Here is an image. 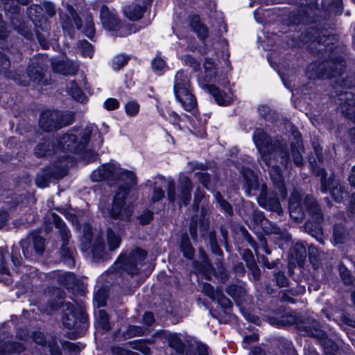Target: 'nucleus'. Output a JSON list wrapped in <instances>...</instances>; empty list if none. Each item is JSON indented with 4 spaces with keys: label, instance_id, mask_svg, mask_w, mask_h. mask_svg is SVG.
<instances>
[{
    "label": "nucleus",
    "instance_id": "1",
    "mask_svg": "<svg viewBox=\"0 0 355 355\" xmlns=\"http://www.w3.org/2000/svg\"><path fill=\"white\" fill-rule=\"evenodd\" d=\"M253 141L260 155L261 160L268 168L272 181L279 187L282 198L287 196L283 184L282 169L291 165L290 155L286 150V144L279 139L272 140L261 129H257L253 134Z\"/></svg>",
    "mask_w": 355,
    "mask_h": 355
},
{
    "label": "nucleus",
    "instance_id": "2",
    "mask_svg": "<svg viewBox=\"0 0 355 355\" xmlns=\"http://www.w3.org/2000/svg\"><path fill=\"white\" fill-rule=\"evenodd\" d=\"M91 179L93 182L103 180H119L124 182V184L119 187L114 196L112 207L102 209V213L105 217L122 220L129 218L132 213V206L130 204L125 206V199L136 184L135 174L121 168L117 163L112 162L94 170L91 174Z\"/></svg>",
    "mask_w": 355,
    "mask_h": 355
},
{
    "label": "nucleus",
    "instance_id": "3",
    "mask_svg": "<svg viewBox=\"0 0 355 355\" xmlns=\"http://www.w3.org/2000/svg\"><path fill=\"white\" fill-rule=\"evenodd\" d=\"M103 143V139L94 125L72 129L58 141L57 150L82 154V157L89 162L98 157L96 150Z\"/></svg>",
    "mask_w": 355,
    "mask_h": 355
},
{
    "label": "nucleus",
    "instance_id": "4",
    "mask_svg": "<svg viewBox=\"0 0 355 355\" xmlns=\"http://www.w3.org/2000/svg\"><path fill=\"white\" fill-rule=\"evenodd\" d=\"M288 209L291 217L295 220H302L306 214L311 216L316 224L314 225L311 221H309L305 224V229L318 241L323 243L322 230L320 226L322 215L312 196H306L302 200L301 193L294 191L289 198Z\"/></svg>",
    "mask_w": 355,
    "mask_h": 355
},
{
    "label": "nucleus",
    "instance_id": "5",
    "mask_svg": "<svg viewBox=\"0 0 355 355\" xmlns=\"http://www.w3.org/2000/svg\"><path fill=\"white\" fill-rule=\"evenodd\" d=\"M242 175L245 180V191L248 196L258 194L257 200L260 206L279 214L282 212L279 200L275 197H268L266 186L264 184L259 186L257 177L252 170L243 168Z\"/></svg>",
    "mask_w": 355,
    "mask_h": 355
},
{
    "label": "nucleus",
    "instance_id": "6",
    "mask_svg": "<svg viewBox=\"0 0 355 355\" xmlns=\"http://www.w3.org/2000/svg\"><path fill=\"white\" fill-rule=\"evenodd\" d=\"M173 92L176 101L182 108L196 115L197 101L192 92L190 80L182 70L178 71L175 76Z\"/></svg>",
    "mask_w": 355,
    "mask_h": 355
},
{
    "label": "nucleus",
    "instance_id": "7",
    "mask_svg": "<svg viewBox=\"0 0 355 355\" xmlns=\"http://www.w3.org/2000/svg\"><path fill=\"white\" fill-rule=\"evenodd\" d=\"M146 256L144 250L135 249L128 256L121 255L114 263V269L117 272L125 271L131 275L141 273Z\"/></svg>",
    "mask_w": 355,
    "mask_h": 355
},
{
    "label": "nucleus",
    "instance_id": "8",
    "mask_svg": "<svg viewBox=\"0 0 355 355\" xmlns=\"http://www.w3.org/2000/svg\"><path fill=\"white\" fill-rule=\"evenodd\" d=\"M73 119L70 112H60L57 110H46L40 116L39 124L45 131H52L69 125Z\"/></svg>",
    "mask_w": 355,
    "mask_h": 355
},
{
    "label": "nucleus",
    "instance_id": "9",
    "mask_svg": "<svg viewBox=\"0 0 355 355\" xmlns=\"http://www.w3.org/2000/svg\"><path fill=\"white\" fill-rule=\"evenodd\" d=\"M61 309L64 312L62 316V323L67 328L73 329L80 325L85 326L87 317L81 306H74L70 302H63Z\"/></svg>",
    "mask_w": 355,
    "mask_h": 355
},
{
    "label": "nucleus",
    "instance_id": "10",
    "mask_svg": "<svg viewBox=\"0 0 355 355\" xmlns=\"http://www.w3.org/2000/svg\"><path fill=\"white\" fill-rule=\"evenodd\" d=\"M168 199L171 202L177 201L180 205H187L191 200V182L186 176H182L179 181V185L175 191L173 182H168Z\"/></svg>",
    "mask_w": 355,
    "mask_h": 355
},
{
    "label": "nucleus",
    "instance_id": "11",
    "mask_svg": "<svg viewBox=\"0 0 355 355\" xmlns=\"http://www.w3.org/2000/svg\"><path fill=\"white\" fill-rule=\"evenodd\" d=\"M204 75L199 78L200 86L209 83H216L225 85L227 83L225 74L218 67V62L211 58H207L204 63Z\"/></svg>",
    "mask_w": 355,
    "mask_h": 355
},
{
    "label": "nucleus",
    "instance_id": "12",
    "mask_svg": "<svg viewBox=\"0 0 355 355\" xmlns=\"http://www.w3.org/2000/svg\"><path fill=\"white\" fill-rule=\"evenodd\" d=\"M317 175L321 176V191L322 193L329 192L332 198L338 202H340L347 196V191L343 184H341L335 178H330L326 180V172L323 168H319L315 171Z\"/></svg>",
    "mask_w": 355,
    "mask_h": 355
},
{
    "label": "nucleus",
    "instance_id": "13",
    "mask_svg": "<svg viewBox=\"0 0 355 355\" xmlns=\"http://www.w3.org/2000/svg\"><path fill=\"white\" fill-rule=\"evenodd\" d=\"M100 17L102 24L106 30L114 32L121 31L120 33H116L117 36H126L132 32L129 26L121 25L115 14L105 6H102Z\"/></svg>",
    "mask_w": 355,
    "mask_h": 355
},
{
    "label": "nucleus",
    "instance_id": "14",
    "mask_svg": "<svg viewBox=\"0 0 355 355\" xmlns=\"http://www.w3.org/2000/svg\"><path fill=\"white\" fill-rule=\"evenodd\" d=\"M316 326H318V323L314 321L313 326L306 327L305 331L307 335L315 337L320 341L325 355H336V352L338 351L337 344L331 339L328 338L326 334L321 329H318Z\"/></svg>",
    "mask_w": 355,
    "mask_h": 355
},
{
    "label": "nucleus",
    "instance_id": "15",
    "mask_svg": "<svg viewBox=\"0 0 355 355\" xmlns=\"http://www.w3.org/2000/svg\"><path fill=\"white\" fill-rule=\"evenodd\" d=\"M50 220L54 223L55 227L58 229L62 241V252L65 254L64 261L69 266L74 265V260L67 248V245L69 239V232L67 230L64 223L60 217L55 213H51Z\"/></svg>",
    "mask_w": 355,
    "mask_h": 355
},
{
    "label": "nucleus",
    "instance_id": "16",
    "mask_svg": "<svg viewBox=\"0 0 355 355\" xmlns=\"http://www.w3.org/2000/svg\"><path fill=\"white\" fill-rule=\"evenodd\" d=\"M52 69L55 73L64 76H74L77 73L79 65L68 58H54L51 60Z\"/></svg>",
    "mask_w": 355,
    "mask_h": 355
},
{
    "label": "nucleus",
    "instance_id": "17",
    "mask_svg": "<svg viewBox=\"0 0 355 355\" xmlns=\"http://www.w3.org/2000/svg\"><path fill=\"white\" fill-rule=\"evenodd\" d=\"M31 337L36 344L42 347H46L51 355H61V351L56 340L51 336H46L42 332L35 331L32 332Z\"/></svg>",
    "mask_w": 355,
    "mask_h": 355
},
{
    "label": "nucleus",
    "instance_id": "18",
    "mask_svg": "<svg viewBox=\"0 0 355 355\" xmlns=\"http://www.w3.org/2000/svg\"><path fill=\"white\" fill-rule=\"evenodd\" d=\"M338 109L350 119L355 118V95L351 92H344L339 95Z\"/></svg>",
    "mask_w": 355,
    "mask_h": 355
},
{
    "label": "nucleus",
    "instance_id": "19",
    "mask_svg": "<svg viewBox=\"0 0 355 355\" xmlns=\"http://www.w3.org/2000/svg\"><path fill=\"white\" fill-rule=\"evenodd\" d=\"M202 88L205 89L214 98L215 101L219 105L226 106L232 103L234 96L232 93H226L221 91L215 85L211 84H205Z\"/></svg>",
    "mask_w": 355,
    "mask_h": 355
},
{
    "label": "nucleus",
    "instance_id": "20",
    "mask_svg": "<svg viewBox=\"0 0 355 355\" xmlns=\"http://www.w3.org/2000/svg\"><path fill=\"white\" fill-rule=\"evenodd\" d=\"M28 351L27 347L24 343L17 342H10L6 338V340H1L0 338V354L8 355L12 353L20 354L26 352L24 355H27Z\"/></svg>",
    "mask_w": 355,
    "mask_h": 355
},
{
    "label": "nucleus",
    "instance_id": "21",
    "mask_svg": "<svg viewBox=\"0 0 355 355\" xmlns=\"http://www.w3.org/2000/svg\"><path fill=\"white\" fill-rule=\"evenodd\" d=\"M293 136L295 139V143L291 144V145L292 157L295 165L300 166L303 162L302 156L301 154L302 151V146L300 134L297 131H294L293 132Z\"/></svg>",
    "mask_w": 355,
    "mask_h": 355
},
{
    "label": "nucleus",
    "instance_id": "22",
    "mask_svg": "<svg viewBox=\"0 0 355 355\" xmlns=\"http://www.w3.org/2000/svg\"><path fill=\"white\" fill-rule=\"evenodd\" d=\"M145 11L144 6L138 4H132L126 6L124 8L125 15L132 21H137L139 19Z\"/></svg>",
    "mask_w": 355,
    "mask_h": 355
},
{
    "label": "nucleus",
    "instance_id": "23",
    "mask_svg": "<svg viewBox=\"0 0 355 355\" xmlns=\"http://www.w3.org/2000/svg\"><path fill=\"white\" fill-rule=\"evenodd\" d=\"M43 68L39 65L30 66L28 68L27 73L28 77L33 81L37 82L44 85L47 84V80L44 79Z\"/></svg>",
    "mask_w": 355,
    "mask_h": 355
},
{
    "label": "nucleus",
    "instance_id": "24",
    "mask_svg": "<svg viewBox=\"0 0 355 355\" xmlns=\"http://www.w3.org/2000/svg\"><path fill=\"white\" fill-rule=\"evenodd\" d=\"M323 8L331 14H341L343 10L342 0H322Z\"/></svg>",
    "mask_w": 355,
    "mask_h": 355
},
{
    "label": "nucleus",
    "instance_id": "25",
    "mask_svg": "<svg viewBox=\"0 0 355 355\" xmlns=\"http://www.w3.org/2000/svg\"><path fill=\"white\" fill-rule=\"evenodd\" d=\"M54 151L55 144H51L49 140H45L43 143L39 144L35 150V153L37 157L46 156Z\"/></svg>",
    "mask_w": 355,
    "mask_h": 355
},
{
    "label": "nucleus",
    "instance_id": "26",
    "mask_svg": "<svg viewBox=\"0 0 355 355\" xmlns=\"http://www.w3.org/2000/svg\"><path fill=\"white\" fill-rule=\"evenodd\" d=\"M227 293L230 295L236 302L240 303L246 294L245 289L238 285H231L227 289Z\"/></svg>",
    "mask_w": 355,
    "mask_h": 355
},
{
    "label": "nucleus",
    "instance_id": "27",
    "mask_svg": "<svg viewBox=\"0 0 355 355\" xmlns=\"http://www.w3.org/2000/svg\"><path fill=\"white\" fill-rule=\"evenodd\" d=\"M191 26L193 31L200 38L203 40L207 37L208 35V30L203 24L200 23V19L198 16H195L191 19Z\"/></svg>",
    "mask_w": 355,
    "mask_h": 355
},
{
    "label": "nucleus",
    "instance_id": "28",
    "mask_svg": "<svg viewBox=\"0 0 355 355\" xmlns=\"http://www.w3.org/2000/svg\"><path fill=\"white\" fill-rule=\"evenodd\" d=\"M96 326L103 331H108L110 325L108 320V315L103 309H100L96 313Z\"/></svg>",
    "mask_w": 355,
    "mask_h": 355
},
{
    "label": "nucleus",
    "instance_id": "29",
    "mask_svg": "<svg viewBox=\"0 0 355 355\" xmlns=\"http://www.w3.org/2000/svg\"><path fill=\"white\" fill-rule=\"evenodd\" d=\"M52 176H53V174L51 171L50 169H45L37 175L35 183L39 187H46Z\"/></svg>",
    "mask_w": 355,
    "mask_h": 355
},
{
    "label": "nucleus",
    "instance_id": "30",
    "mask_svg": "<svg viewBox=\"0 0 355 355\" xmlns=\"http://www.w3.org/2000/svg\"><path fill=\"white\" fill-rule=\"evenodd\" d=\"M169 346L178 353L182 354L184 349V345L177 334H169L167 336Z\"/></svg>",
    "mask_w": 355,
    "mask_h": 355
},
{
    "label": "nucleus",
    "instance_id": "31",
    "mask_svg": "<svg viewBox=\"0 0 355 355\" xmlns=\"http://www.w3.org/2000/svg\"><path fill=\"white\" fill-rule=\"evenodd\" d=\"M58 281L62 286L71 288L76 284V279L73 273L64 272L59 273Z\"/></svg>",
    "mask_w": 355,
    "mask_h": 355
},
{
    "label": "nucleus",
    "instance_id": "32",
    "mask_svg": "<svg viewBox=\"0 0 355 355\" xmlns=\"http://www.w3.org/2000/svg\"><path fill=\"white\" fill-rule=\"evenodd\" d=\"M69 94L76 101L83 102L85 100V96L83 95L82 91L78 86L77 83L72 81L67 86Z\"/></svg>",
    "mask_w": 355,
    "mask_h": 355
},
{
    "label": "nucleus",
    "instance_id": "33",
    "mask_svg": "<svg viewBox=\"0 0 355 355\" xmlns=\"http://www.w3.org/2000/svg\"><path fill=\"white\" fill-rule=\"evenodd\" d=\"M78 49L83 57L89 58H92L93 57L94 48L87 41H80L78 45Z\"/></svg>",
    "mask_w": 355,
    "mask_h": 355
},
{
    "label": "nucleus",
    "instance_id": "34",
    "mask_svg": "<svg viewBox=\"0 0 355 355\" xmlns=\"http://www.w3.org/2000/svg\"><path fill=\"white\" fill-rule=\"evenodd\" d=\"M347 234L342 225H336L334 228V243L340 244L345 243Z\"/></svg>",
    "mask_w": 355,
    "mask_h": 355
},
{
    "label": "nucleus",
    "instance_id": "35",
    "mask_svg": "<svg viewBox=\"0 0 355 355\" xmlns=\"http://www.w3.org/2000/svg\"><path fill=\"white\" fill-rule=\"evenodd\" d=\"M29 18L33 21H40L43 15V8L40 5H31L27 10Z\"/></svg>",
    "mask_w": 355,
    "mask_h": 355
},
{
    "label": "nucleus",
    "instance_id": "36",
    "mask_svg": "<svg viewBox=\"0 0 355 355\" xmlns=\"http://www.w3.org/2000/svg\"><path fill=\"white\" fill-rule=\"evenodd\" d=\"M244 257L246 261V264L252 271V273L254 279H257L259 277L260 271L254 262L252 254L251 253V252L248 251L245 253Z\"/></svg>",
    "mask_w": 355,
    "mask_h": 355
},
{
    "label": "nucleus",
    "instance_id": "37",
    "mask_svg": "<svg viewBox=\"0 0 355 355\" xmlns=\"http://www.w3.org/2000/svg\"><path fill=\"white\" fill-rule=\"evenodd\" d=\"M121 238L116 234L112 230H107V244L110 250H114L119 247Z\"/></svg>",
    "mask_w": 355,
    "mask_h": 355
},
{
    "label": "nucleus",
    "instance_id": "38",
    "mask_svg": "<svg viewBox=\"0 0 355 355\" xmlns=\"http://www.w3.org/2000/svg\"><path fill=\"white\" fill-rule=\"evenodd\" d=\"M140 105L136 101H130L125 105V111L128 116H135L139 112Z\"/></svg>",
    "mask_w": 355,
    "mask_h": 355
},
{
    "label": "nucleus",
    "instance_id": "39",
    "mask_svg": "<svg viewBox=\"0 0 355 355\" xmlns=\"http://www.w3.org/2000/svg\"><path fill=\"white\" fill-rule=\"evenodd\" d=\"M128 57L125 55H118L113 58L112 61V67L114 70H119L124 67L128 61Z\"/></svg>",
    "mask_w": 355,
    "mask_h": 355
},
{
    "label": "nucleus",
    "instance_id": "40",
    "mask_svg": "<svg viewBox=\"0 0 355 355\" xmlns=\"http://www.w3.org/2000/svg\"><path fill=\"white\" fill-rule=\"evenodd\" d=\"M152 68L155 73L161 75L166 69V62L160 58H155L152 61Z\"/></svg>",
    "mask_w": 355,
    "mask_h": 355
},
{
    "label": "nucleus",
    "instance_id": "41",
    "mask_svg": "<svg viewBox=\"0 0 355 355\" xmlns=\"http://www.w3.org/2000/svg\"><path fill=\"white\" fill-rule=\"evenodd\" d=\"M203 292L213 300L219 299L221 295V291L214 290V287L209 284H205L202 286Z\"/></svg>",
    "mask_w": 355,
    "mask_h": 355
},
{
    "label": "nucleus",
    "instance_id": "42",
    "mask_svg": "<svg viewBox=\"0 0 355 355\" xmlns=\"http://www.w3.org/2000/svg\"><path fill=\"white\" fill-rule=\"evenodd\" d=\"M144 331L141 327L130 325L125 332L124 336L128 338L140 336L144 335Z\"/></svg>",
    "mask_w": 355,
    "mask_h": 355
},
{
    "label": "nucleus",
    "instance_id": "43",
    "mask_svg": "<svg viewBox=\"0 0 355 355\" xmlns=\"http://www.w3.org/2000/svg\"><path fill=\"white\" fill-rule=\"evenodd\" d=\"M33 247L37 254H41L44 250V239L38 235H33L32 238Z\"/></svg>",
    "mask_w": 355,
    "mask_h": 355
},
{
    "label": "nucleus",
    "instance_id": "44",
    "mask_svg": "<svg viewBox=\"0 0 355 355\" xmlns=\"http://www.w3.org/2000/svg\"><path fill=\"white\" fill-rule=\"evenodd\" d=\"M180 246L184 256L191 259L193 254V250L187 236L182 239Z\"/></svg>",
    "mask_w": 355,
    "mask_h": 355
},
{
    "label": "nucleus",
    "instance_id": "45",
    "mask_svg": "<svg viewBox=\"0 0 355 355\" xmlns=\"http://www.w3.org/2000/svg\"><path fill=\"white\" fill-rule=\"evenodd\" d=\"M215 199L217 200L218 204L220 205L221 209L224 210L225 212L228 214H232V206L225 200L223 199L222 196L220 193L217 192L214 194Z\"/></svg>",
    "mask_w": 355,
    "mask_h": 355
},
{
    "label": "nucleus",
    "instance_id": "46",
    "mask_svg": "<svg viewBox=\"0 0 355 355\" xmlns=\"http://www.w3.org/2000/svg\"><path fill=\"white\" fill-rule=\"evenodd\" d=\"M83 32L84 34L90 39H92L94 36L95 29L91 17H88L87 18Z\"/></svg>",
    "mask_w": 355,
    "mask_h": 355
},
{
    "label": "nucleus",
    "instance_id": "47",
    "mask_svg": "<svg viewBox=\"0 0 355 355\" xmlns=\"http://www.w3.org/2000/svg\"><path fill=\"white\" fill-rule=\"evenodd\" d=\"M114 355H139L137 352L130 350L125 346H114L112 348Z\"/></svg>",
    "mask_w": 355,
    "mask_h": 355
},
{
    "label": "nucleus",
    "instance_id": "48",
    "mask_svg": "<svg viewBox=\"0 0 355 355\" xmlns=\"http://www.w3.org/2000/svg\"><path fill=\"white\" fill-rule=\"evenodd\" d=\"M339 272L341 278L346 284H349L352 283L353 278L351 275L349 270L343 264H340L339 266Z\"/></svg>",
    "mask_w": 355,
    "mask_h": 355
},
{
    "label": "nucleus",
    "instance_id": "49",
    "mask_svg": "<svg viewBox=\"0 0 355 355\" xmlns=\"http://www.w3.org/2000/svg\"><path fill=\"white\" fill-rule=\"evenodd\" d=\"M131 349L141 351L144 354H148L150 352V349L146 347H144L143 344L138 340L129 342L127 344Z\"/></svg>",
    "mask_w": 355,
    "mask_h": 355
},
{
    "label": "nucleus",
    "instance_id": "50",
    "mask_svg": "<svg viewBox=\"0 0 355 355\" xmlns=\"http://www.w3.org/2000/svg\"><path fill=\"white\" fill-rule=\"evenodd\" d=\"M94 302L98 307L104 306L106 304V297L103 291H98L94 295Z\"/></svg>",
    "mask_w": 355,
    "mask_h": 355
},
{
    "label": "nucleus",
    "instance_id": "51",
    "mask_svg": "<svg viewBox=\"0 0 355 355\" xmlns=\"http://www.w3.org/2000/svg\"><path fill=\"white\" fill-rule=\"evenodd\" d=\"M183 60L185 64L193 68L194 71H197L200 69V63L191 56L187 55H184Z\"/></svg>",
    "mask_w": 355,
    "mask_h": 355
},
{
    "label": "nucleus",
    "instance_id": "52",
    "mask_svg": "<svg viewBox=\"0 0 355 355\" xmlns=\"http://www.w3.org/2000/svg\"><path fill=\"white\" fill-rule=\"evenodd\" d=\"M339 324L340 326L345 324L349 327L355 328V321L349 318L348 315L345 313H343L340 315Z\"/></svg>",
    "mask_w": 355,
    "mask_h": 355
},
{
    "label": "nucleus",
    "instance_id": "53",
    "mask_svg": "<svg viewBox=\"0 0 355 355\" xmlns=\"http://www.w3.org/2000/svg\"><path fill=\"white\" fill-rule=\"evenodd\" d=\"M104 106L107 110H114L119 107V103L116 98H110L104 102Z\"/></svg>",
    "mask_w": 355,
    "mask_h": 355
},
{
    "label": "nucleus",
    "instance_id": "54",
    "mask_svg": "<svg viewBox=\"0 0 355 355\" xmlns=\"http://www.w3.org/2000/svg\"><path fill=\"white\" fill-rule=\"evenodd\" d=\"M67 10L72 18V20L78 29L81 27V23L80 19L77 17L76 13L74 12L73 8L71 6H67Z\"/></svg>",
    "mask_w": 355,
    "mask_h": 355
},
{
    "label": "nucleus",
    "instance_id": "55",
    "mask_svg": "<svg viewBox=\"0 0 355 355\" xmlns=\"http://www.w3.org/2000/svg\"><path fill=\"white\" fill-rule=\"evenodd\" d=\"M153 218V212L146 210L139 216L140 223L144 225L148 224L150 222Z\"/></svg>",
    "mask_w": 355,
    "mask_h": 355
},
{
    "label": "nucleus",
    "instance_id": "56",
    "mask_svg": "<svg viewBox=\"0 0 355 355\" xmlns=\"http://www.w3.org/2000/svg\"><path fill=\"white\" fill-rule=\"evenodd\" d=\"M164 196V192L161 188L155 187L151 200L153 202L160 200Z\"/></svg>",
    "mask_w": 355,
    "mask_h": 355
},
{
    "label": "nucleus",
    "instance_id": "57",
    "mask_svg": "<svg viewBox=\"0 0 355 355\" xmlns=\"http://www.w3.org/2000/svg\"><path fill=\"white\" fill-rule=\"evenodd\" d=\"M42 7L49 17H52L55 14V8L53 4L49 2H45Z\"/></svg>",
    "mask_w": 355,
    "mask_h": 355
},
{
    "label": "nucleus",
    "instance_id": "58",
    "mask_svg": "<svg viewBox=\"0 0 355 355\" xmlns=\"http://www.w3.org/2000/svg\"><path fill=\"white\" fill-rule=\"evenodd\" d=\"M275 280L279 286H286L288 285V281L284 274L282 272H278L275 275Z\"/></svg>",
    "mask_w": 355,
    "mask_h": 355
},
{
    "label": "nucleus",
    "instance_id": "59",
    "mask_svg": "<svg viewBox=\"0 0 355 355\" xmlns=\"http://www.w3.org/2000/svg\"><path fill=\"white\" fill-rule=\"evenodd\" d=\"M224 309H228L231 307L232 303L230 300L225 297L221 292V295L219 299H215Z\"/></svg>",
    "mask_w": 355,
    "mask_h": 355
},
{
    "label": "nucleus",
    "instance_id": "60",
    "mask_svg": "<svg viewBox=\"0 0 355 355\" xmlns=\"http://www.w3.org/2000/svg\"><path fill=\"white\" fill-rule=\"evenodd\" d=\"M84 237L85 239V241L88 243L87 244H85V248L87 246V245H90L91 241H92V228L89 225H85L84 226Z\"/></svg>",
    "mask_w": 355,
    "mask_h": 355
},
{
    "label": "nucleus",
    "instance_id": "61",
    "mask_svg": "<svg viewBox=\"0 0 355 355\" xmlns=\"http://www.w3.org/2000/svg\"><path fill=\"white\" fill-rule=\"evenodd\" d=\"M257 340L258 336L257 334H252L245 336L243 338V347L247 349L252 342H255Z\"/></svg>",
    "mask_w": 355,
    "mask_h": 355
},
{
    "label": "nucleus",
    "instance_id": "62",
    "mask_svg": "<svg viewBox=\"0 0 355 355\" xmlns=\"http://www.w3.org/2000/svg\"><path fill=\"white\" fill-rule=\"evenodd\" d=\"M10 61L1 52H0V68L6 70L10 67Z\"/></svg>",
    "mask_w": 355,
    "mask_h": 355
},
{
    "label": "nucleus",
    "instance_id": "63",
    "mask_svg": "<svg viewBox=\"0 0 355 355\" xmlns=\"http://www.w3.org/2000/svg\"><path fill=\"white\" fill-rule=\"evenodd\" d=\"M198 178L199 179L200 182L202 183V184L206 188L209 189L208 187V182L209 180V176L205 173H199L197 174Z\"/></svg>",
    "mask_w": 355,
    "mask_h": 355
},
{
    "label": "nucleus",
    "instance_id": "64",
    "mask_svg": "<svg viewBox=\"0 0 355 355\" xmlns=\"http://www.w3.org/2000/svg\"><path fill=\"white\" fill-rule=\"evenodd\" d=\"M17 338L21 341L26 342L29 338L26 329H19L17 332Z\"/></svg>",
    "mask_w": 355,
    "mask_h": 355
}]
</instances>
